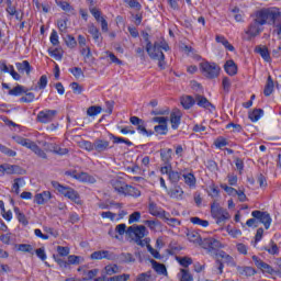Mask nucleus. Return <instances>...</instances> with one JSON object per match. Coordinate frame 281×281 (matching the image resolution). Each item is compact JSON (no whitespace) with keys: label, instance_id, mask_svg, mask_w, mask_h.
Instances as JSON below:
<instances>
[{"label":"nucleus","instance_id":"f257e3e1","mask_svg":"<svg viewBox=\"0 0 281 281\" xmlns=\"http://www.w3.org/2000/svg\"><path fill=\"white\" fill-rule=\"evenodd\" d=\"M161 49H164V52L170 50V46L165 40L156 42L154 46L153 44H150V42H147L146 52L148 56L153 60H158V67L160 69H166V56L164 55V52H161Z\"/></svg>","mask_w":281,"mask_h":281},{"label":"nucleus","instance_id":"f03ea898","mask_svg":"<svg viewBox=\"0 0 281 281\" xmlns=\"http://www.w3.org/2000/svg\"><path fill=\"white\" fill-rule=\"evenodd\" d=\"M126 234L136 245H139V247H146V245L150 243V238H146V236H148V229H146L144 225L130 226Z\"/></svg>","mask_w":281,"mask_h":281},{"label":"nucleus","instance_id":"7ed1b4c3","mask_svg":"<svg viewBox=\"0 0 281 281\" xmlns=\"http://www.w3.org/2000/svg\"><path fill=\"white\" fill-rule=\"evenodd\" d=\"M52 186L53 188H55V190H57L59 194H61V196H65V199H68L76 205H82V199L80 198V193H78V191H76L74 188L63 186L57 181H53Z\"/></svg>","mask_w":281,"mask_h":281},{"label":"nucleus","instance_id":"20e7f679","mask_svg":"<svg viewBox=\"0 0 281 281\" xmlns=\"http://www.w3.org/2000/svg\"><path fill=\"white\" fill-rule=\"evenodd\" d=\"M211 216L215 221L216 225H223L227 223L229 218H232L229 211L221 206L218 202H214L211 204Z\"/></svg>","mask_w":281,"mask_h":281},{"label":"nucleus","instance_id":"39448f33","mask_svg":"<svg viewBox=\"0 0 281 281\" xmlns=\"http://www.w3.org/2000/svg\"><path fill=\"white\" fill-rule=\"evenodd\" d=\"M12 139L15 144H19L20 146H23L24 148H27L29 150H32L37 157H41V159H47V154L36 143L32 142L30 138H25L22 136H13Z\"/></svg>","mask_w":281,"mask_h":281},{"label":"nucleus","instance_id":"423d86ee","mask_svg":"<svg viewBox=\"0 0 281 281\" xmlns=\"http://www.w3.org/2000/svg\"><path fill=\"white\" fill-rule=\"evenodd\" d=\"M200 69L206 78H218V74H221V67L210 61H202Z\"/></svg>","mask_w":281,"mask_h":281},{"label":"nucleus","instance_id":"0eeeda50","mask_svg":"<svg viewBox=\"0 0 281 281\" xmlns=\"http://www.w3.org/2000/svg\"><path fill=\"white\" fill-rule=\"evenodd\" d=\"M251 216L254 218H257V221L261 222V224L263 225V227L266 229H269V227H271V223H273V220L271 218V215L267 212L252 211Z\"/></svg>","mask_w":281,"mask_h":281},{"label":"nucleus","instance_id":"6e6552de","mask_svg":"<svg viewBox=\"0 0 281 281\" xmlns=\"http://www.w3.org/2000/svg\"><path fill=\"white\" fill-rule=\"evenodd\" d=\"M252 260H254L256 267L259 268L260 271H262V273L265 276L269 277V276L278 274V271L273 270V268H271V266H269V263L263 262L257 256H252Z\"/></svg>","mask_w":281,"mask_h":281},{"label":"nucleus","instance_id":"1a4fd4ad","mask_svg":"<svg viewBox=\"0 0 281 281\" xmlns=\"http://www.w3.org/2000/svg\"><path fill=\"white\" fill-rule=\"evenodd\" d=\"M57 113L56 110H42L37 114V121L41 122V124H49V122H54Z\"/></svg>","mask_w":281,"mask_h":281},{"label":"nucleus","instance_id":"9d476101","mask_svg":"<svg viewBox=\"0 0 281 281\" xmlns=\"http://www.w3.org/2000/svg\"><path fill=\"white\" fill-rule=\"evenodd\" d=\"M90 13L94 16L95 21L101 24L102 32H109V22L102 16V12L98 8H90Z\"/></svg>","mask_w":281,"mask_h":281},{"label":"nucleus","instance_id":"9b49d317","mask_svg":"<svg viewBox=\"0 0 281 281\" xmlns=\"http://www.w3.org/2000/svg\"><path fill=\"white\" fill-rule=\"evenodd\" d=\"M70 177L81 183H95V178L87 172H71Z\"/></svg>","mask_w":281,"mask_h":281},{"label":"nucleus","instance_id":"f8f14e48","mask_svg":"<svg viewBox=\"0 0 281 281\" xmlns=\"http://www.w3.org/2000/svg\"><path fill=\"white\" fill-rule=\"evenodd\" d=\"M131 124H133V126H137V132L139 133V135H144L145 137H148V131L146 130V123L140 120L137 116H132L130 119Z\"/></svg>","mask_w":281,"mask_h":281},{"label":"nucleus","instance_id":"ddd939ff","mask_svg":"<svg viewBox=\"0 0 281 281\" xmlns=\"http://www.w3.org/2000/svg\"><path fill=\"white\" fill-rule=\"evenodd\" d=\"M0 71L2 74H10L13 80H21V75L14 70V66L5 64V61H0Z\"/></svg>","mask_w":281,"mask_h":281},{"label":"nucleus","instance_id":"4468645a","mask_svg":"<svg viewBox=\"0 0 281 281\" xmlns=\"http://www.w3.org/2000/svg\"><path fill=\"white\" fill-rule=\"evenodd\" d=\"M167 194L168 196H170V199H176L177 201H183V188H181L180 186H176L169 190H167Z\"/></svg>","mask_w":281,"mask_h":281},{"label":"nucleus","instance_id":"2eb2a0df","mask_svg":"<svg viewBox=\"0 0 281 281\" xmlns=\"http://www.w3.org/2000/svg\"><path fill=\"white\" fill-rule=\"evenodd\" d=\"M262 25L254 21L246 31V34L249 36V38H256V36H258L262 32Z\"/></svg>","mask_w":281,"mask_h":281},{"label":"nucleus","instance_id":"dca6fc26","mask_svg":"<svg viewBox=\"0 0 281 281\" xmlns=\"http://www.w3.org/2000/svg\"><path fill=\"white\" fill-rule=\"evenodd\" d=\"M255 53L261 56L265 63H271V54L269 53V48L265 45H258L255 47Z\"/></svg>","mask_w":281,"mask_h":281},{"label":"nucleus","instance_id":"f3484780","mask_svg":"<svg viewBox=\"0 0 281 281\" xmlns=\"http://www.w3.org/2000/svg\"><path fill=\"white\" fill-rule=\"evenodd\" d=\"M204 249H207V251H214V249H221L223 245H221V241L218 239L214 238H206L203 241Z\"/></svg>","mask_w":281,"mask_h":281},{"label":"nucleus","instance_id":"a211bd4d","mask_svg":"<svg viewBox=\"0 0 281 281\" xmlns=\"http://www.w3.org/2000/svg\"><path fill=\"white\" fill-rule=\"evenodd\" d=\"M52 200V192L43 191L42 193L35 194L34 203L37 205H45L47 201Z\"/></svg>","mask_w":281,"mask_h":281},{"label":"nucleus","instance_id":"6ab92c4d","mask_svg":"<svg viewBox=\"0 0 281 281\" xmlns=\"http://www.w3.org/2000/svg\"><path fill=\"white\" fill-rule=\"evenodd\" d=\"M183 182L190 190H194L196 188V177L192 172L183 173L182 175Z\"/></svg>","mask_w":281,"mask_h":281},{"label":"nucleus","instance_id":"aec40b11","mask_svg":"<svg viewBox=\"0 0 281 281\" xmlns=\"http://www.w3.org/2000/svg\"><path fill=\"white\" fill-rule=\"evenodd\" d=\"M170 123H171V128H173V131H177V128H179V125L181 124V111L176 110L171 112Z\"/></svg>","mask_w":281,"mask_h":281},{"label":"nucleus","instance_id":"412c9836","mask_svg":"<svg viewBox=\"0 0 281 281\" xmlns=\"http://www.w3.org/2000/svg\"><path fill=\"white\" fill-rule=\"evenodd\" d=\"M254 21H255V23H258L261 26L266 25L267 21H269L267 9H262L260 11H257Z\"/></svg>","mask_w":281,"mask_h":281},{"label":"nucleus","instance_id":"4be33fe9","mask_svg":"<svg viewBox=\"0 0 281 281\" xmlns=\"http://www.w3.org/2000/svg\"><path fill=\"white\" fill-rule=\"evenodd\" d=\"M91 260H111V254L109 250H97L91 254Z\"/></svg>","mask_w":281,"mask_h":281},{"label":"nucleus","instance_id":"5701e85b","mask_svg":"<svg viewBox=\"0 0 281 281\" xmlns=\"http://www.w3.org/2000/svg\"><path fill=\"white\" fill-rule=\"evenodd\" d=\"M150 263L153 266L154 271L158 273V276H165L168 278V269H166V266L164 263H159L155 260H150Z\"/></svg>","mask_w":281,"mask_h":281},{"label":"nucleus","instance_id":"b1692460","mask_svg":"<svg viewBox=\"0 0 281 281\" xmlns=\"http://www.w3.org/2000/svg\"><path fill=\"white\" fill-rule=\"evenodd\" d=\"M110 146H111V143L109 140H104V139L94 140V150L97 153H104V150L109 149Z\"/></svg>","mask_w":281,"mask_h":281},{"label":"nucleus","instance_id":"393cba45","mask_svg":"<svg viewBox=\"0 0 281 281\" xmlns=\"http://www.w3.org/2000/svg\"><path fill=\"white\" fill-rule=\"evenodd\" d=\"M224 70L228 76H236L238 74V66L234 60H227L224 65Z\"/></svg>","mask_w":281,"mask_h":281},{"label":"nucleus","instance_id":"a878e982","mask_svg":"<svg viewBox=\"0 0 281 281\" xmlns=\"http://www.w3.org/2000/svg\"><path fill=\"white\" fill-rule=\"evenodd\" d=\"M15 66L20 74H26V76H30V74H32V66H30V61L27 60L16 63Z\"/></svg>","mask_w":281,"mask_h":281},{"label":"nucleus","instance_id":"bb28decb","mask_svg":"<svg viewBox=\"0 0 281 281\" xmlns=\"http://www.w3.org/2000/svg\"><path fill=\"white\" fill-rule=\"evenodd\" d=\"M126 186H127L126 182L120 179L112 180V187L114 188L115 192H117V194H124L126 190Z\"/></svg>","mask_w":281,"mask_h":281},{"label":"nucleus","instance_id":"cd10ccee","mask_svg":"<svg viewBox=\"0 0 281 281\" xmlns=\"http://www.w3.org/2000/svg\"><path fill=\"white\" fill-rule=\"evenodd\" d=\"M13 212L19 223H21V225H23L24 227H27V225H30V221H27V217L25 216V214H23L18 206L13 207Z\"/></svg>","mask_w":281,"mask_h":281},{"label":"nucleus","instance_id":"c85d7f7f","mask_svg":"<svg viewBox=\"0 0 281 281\" xmlns=\"http://www.w3.org/2000/svg\"><path fill=\"white\" fill-rule=\"evenodd\" d=\"M102 273V277L105 278L106 276H115V273H120V267L117 265H108L104 267Z\"/></svg>","mask_w":281,"mask_h":281},{"label":"nucleus","instance_id":"c756f323","mask_svg":"<svg viewBox=\"0 0 281 281\" xmlns=\"http://www.w3.org/2000/svg\"><path fill=\"white\" fill-rule=\"evenodd\" d=\"M216 43H220L221 45H223V47H225V49H227L228 52H235L234 45H232L229 43V41H227V38H225V36L223 35H217L215 37Z\"/></svg>","mask_w":281,"mask_h":281},{"label":"nucleus","instance_id":"7c9ffc66","mask_svg":"<svg viewBox=\"0 0 281 281\" xmlns=\"http://www.w3.org/2000/svg\"><path fill=\"white\" fill-rule=\"evenodd\" d=\"M123 195H124V196H134V198H137V196H142V192L139 191V189L126 184L125 191L123 192Z\"/></svg>","mask_w":281,"mask_h":281},{"label":"nucleus","instance_id":"2f4dec72","mask_svg":"<svg viewBox=\"0 0 281 281\" xmlns=\"http://www.w3.org/2000/svg\"><path fill=\"white\" fill-rule=\"evenodd\" d=\"M78 271H83L82 276H86L83 278V280H93L95 278V276H98V273H100L99 269H92V270H85V267H80L78 268Z\"/></svg>","mask_w":281,"mask_h":281},{"label":"nucleus","instance_id":"473e14b6","mask_svg":"<svg viewBox=\"0 0 281 281\" xmlns=\"http://www.w3.org/2000/svg\"><path fill=\"white\" fill-rule=\"evenodd\" d=\"M25 187V180L18 178L13 181L11 192H14V194H21V188Z\"/></svg>","mask_w":281,"mask_h":281},{"label":"nucleus","instance_id":"72a5a7b5","mask_svg":"<svg viewBox=\"0 0 281 281\" xmlns=\"http://www.w3.org/2000/svg\"><path fill=\"white\" fill-rule=\"evenodd\" d=\"M237 271L239 276H246L247 278H251V276H256V269L251 267H237Z\"/></svg>","mask_w":281,"mask_h":281},{"label":"nucleus","instance_id":"f704fd0d","mask_svg":"<svg viewBox=\"0 0 281 281\" xmlns=\"http://www.w3.org/2000/svg\"><path fill=\"white\" fill-rule=\"evenodd\" d=\"M262 115H265V111H262L261 109H257L250 112L248 114V117L250 122H258L262 117Z\"/></svg>","mask_w":281,"mask_h":281},{"label":"nucleus","instance_id":"c9c22d12","mask_svg":"<svg viewBox=\"0 0 281 281\" xmlns=\"http://www.w3.org/2000/svg\"><path fill=\"white\" fill-rule=\"evenodd\" d=\"M16 166H10V165H0V177H3L4 175H14Z\"/></svg>","mask_w":281,"mask_h":281},{"label":"nucleus","instance_id":"e433bc0d","mask_svg":"<svg viewBox=\"0 0 281 281\" xmlns=\"http://www.w3.org/2000/svg\"><path fill=\"white\" fill-rule=\"evenodd\" d=\"M88 32L91 34L92 38H94L95 43H100V30H98V26L91 24Z\"/></svg>","mask_w":281,"mask_h":281},{"label":"nucleus","instance_id":"4c0bfd02","mask_svg":"<svg viewBox=\"0 0 281 281\" xmlns=\"http://www.w3.org/2000/svg\"><path fill=\"white\" fill-rule=\"evenodd\" d=\"M178 278L180 281H194V278H192V274L187 269H181Z\"/></svg>","mask_w":281,"mask_h":281},{"label":"nucleus","instance_id":"58836bf2","mask_svg":"<svg viewBox=\"0 0 281 281\" xmlns=\"http://www.w3.org/2000/svg\"><path fill=\"white\" fill-rule=\"evenodd\" d=\"M274 85H273V79L271 76L268 77L267 85L265 87L263 93L265 95L269 97L271 93H273Z\"/></svg>","mask_w":281,"mask_h":281},{"label":"nucleus","instance_id":"ea45409f","mask_svg":"<svg viewBox=\"0 0 281 281\" xmlns=\"http://www.w3.org/2000/svg\"><path fill=\"white\" fill-rule=\"evenodd\" d=\"M102 113V106L92 105L87 110V115L89 117H95L97 115H100Z\"/></svg>","mask_w":281,"mask_h":281},{"label":"nucleus","instance_id":"a19ab883","mask_svg":"<svg viewBox=\"0 0 281 281\" xmlns=\"http://www.w3.org/2000/svg\"><path fill=\"white\" fill-rule=\"evenodd\" d=\"M266 11L268 14V20L270 19V21H276V19L280 16V9L270 8V9H266Z\"/></svg>","mask_w":281,"mask_h":281},{"label":"nucleus","instance_id":"79ce46f5","mask_svg":"<svg viewBox=\"0 0 281 281\" xmlns=\"http://www.w3.org/2000/svg\"><path fill=\"white\" fill-rule=\"evenodd\" d=\"M225 269V265H223V261L221 259H216L215 265L213 267V273L216 276L223 274V270Z\"/></svg>","mask_w":281,"mask_h":281},{"label":"nucleus","instance_id":"37998d69","mask_svg":"<svg viewBox=\"0 0 281 281\" xmlns=\"http://www.w3.org/2000/svg\"><path fill=\"white\" fill-rule=\"evenodd\" d=\"M181 105L183 106V109H192V106L194 105V99H192V97H182Z\"/></svg>","mask_w":281,"mask_h":281},{"label":"nucleus","instance_id":"c03bdc74","mask_svg":"<svg viewBox=\"0 0 281 281\" xmlns=\"http://www.w3.org/2000/svg\"><path fill=\"white\" fill-rule=\"evenodd\" d=\"M188 240L195 245H201V235L199 233L191 232L188 235Z\"/></svg>","mask_w":281,"mask_h":281},{"label":"nucleus","instance_id":"a18cd8bd","mask_svg":"<svg viewBox=\"0 0 281 281\" xmlns=\"http://www.w3.org/2000/svg\"><path fill=\"white\" fill-rule=\"evenodd\" d=\"M226 232L228 236L232 238H238V236H243V232L238 228H232V226H226Z\"/></svg>","mask_w":281,"mask_h":281},{"label":"nucleus","instance_id":"49530a36","mask_svg":"<svg viewBox=\"0 0 281 281\" xmlns=\"http://www.w3.org/2000/svg\"><path fill=\"white\" fill-rule=\"evenodd\" d=\"M168 180L170 183H177L178 181H181V172L171 170V172H169Z\"/></svg>","mask_w":281,"mask_h":281},{"label":"nucleus","instance_id":"de8ad7c7","mask_svg":"<svg viewBox=\"0 0 281 281\" xmlns=\"http://www.w3.org/2000/svg\"><path fill=\"white\" fill-rule=\"evenodd\" d=\"M195 102L198 106H201L202 109H209V106H211L210 101H207L205 97H201V95L196 97Z\"/></svg>","mask_w":281,"mask_h":281},{"label":"nucleus","instance_id":"09e8293b","mask_svg":"<svg viewBox=\"0 0 281 281\" xmlns=\"http://www.w3.org/2000/svg\"><path fill=\"white\" fill-rule=\"evenodd\" d=\"M191 223L193 225H200V227H210V222L201 220L200 217H191Z\"/></svg>","mask_w":281,"mask_h":281},{"label":"nucleus","instance_id":"8fccbe9b","mask_svg":"<svg viewBox=\"0 0 281 281\" xmlns=\"http://www.w3.org/2000/svg\"><path fill=\"white\" fill-rule=\"evenodd\" d=\"M140 220H142V213L136 211L130 215L128 225H133V223H139Z\"/></svg>","mask_w":281,"mask_h":281},{"label":"nucleus","instance_id":"3c124183","mask_svg":"<svg viewBox=\"0 0 281 281\" xmlns=\"http://www.w3.org/2000/svg\"><path fill=\"white\" fill-rule=\"evenodd\" d=\"M131 279V274H119V276H114V277H110L106 279V281H128Z\"/></svg>","mask_w":281,"mask_h":281},{"label":"nucleus","instance_id":"603ef678","mask_svg":"<svg viewBox=\"0 0 281 281\" xmlns=\"http://www.w3.org/2000/svg\"><path fill=\"white\" fill-rule=\"evenodd\" d=\"M18 251H22L24 254H32V251H34V248L30 244H20L18 245Z\"/></svg>","mask_w":281,"mask_h":281},{"label":"nucleus","instance_id":"864d4df0","mask_svg":"<svg viewBox=\"0 0 281 281\" xmlns=\"http://www.w3.org/2000/svg\"><path fill=\"white\" fill-rule=\"evenodd\" d=\"M145 247H147V250L153 256V258H156V260H161V255L159 254V250L153 248V246H150V243L145 245Z\"/></svg>","mask_w":281,"mask_h":281},{"label":"nucleus","instance_id":"5fc2aeb1","mask_svg":"<svg viewBox=\"0 0 281 281\" xmlns=\"http://www.w3.org/2000/svg\"><path fill=\"white\" fill-rule=\"evenodd\" d=\"M154 131L157 135H166L168 133V124L156 125Z\"/></svg>","mask_w":281,"mask_h":281},{"label":"nucleus","instance_id":"6e6d98bb","mask_svg":"<svg viewBox=\"0 0 281 281\" xmlns=\"http://www.w3.org/2000/svg\"><path fill=\"white\" fill-rule=\"evenodd\" d=\"M82 260L85 259L80 256H76V255L68 256V265H80Z\"/></svg>","mask_w":281,"mask_h":281},{"label":"nucleus","instance_id":"4d7b16f0","mask_svg":"<svg viewBox=\"0 0 281 281\" xmlns=\"http://www.w3.org/2000/svg\"><path fill=\"white\" fill-rule=\"evenodd\" d=\"M221 189L227 192L229 196H236V194H238V190L228 187L227 184H221Z\"/></svg>","mask_w":281,"mask_h":281},{"label":"nucleus","instance_id":"13d9d810","mask_svg":"<svg viewBox=\"0 0 281 281\" xmlns=\"http://www.w3.org/2000/svg\"><path fill=\"white\" fill-rule=\"evenodd\" d=\"M144 223L147 225V227H149V229H151V232H157V227H159V221L147 220Z\"/></svg>","mask_w":281,"mask_h":281},{"label":"nucleus","instance_id":"bf43d9fd","mask_svg":"<svg viewBox=\"0 0 281 281\" xmlns=\"http://www.w3.org/2000/svg\"><path fill=\"white\" fill-rule=\"evenodd\" d=\"M49 56H52V58H55V60H63V50L58 48L49 50Z\"/></svg>","mask_w":281,"mask_h":281},{"label":"nucleus","instance_id":"052dcab7","mask_svg":"<svg viewBox=\"0 0 281 281\" xmlns=\"http://www.w3.org/2000/svg\"><path fill=\"white\" fill-rule=\"evenodd\" d=\"M69 72L72 74L75 78H82L85 76V74L82 72V69L79 67L70 68Z\"/></svg>","mask_w":281,"mask_h":281},{"label":"nucleus","instance_id":"680f3d73","mask_svg":"<svg viewBox=\"0 0 281 281\" xmlns=\"http://www.w3.org/2000/svg\"><path fill=\"white\" fill-rule=\"evenodd\" d=\"M177 260L181 267H190L192 265V258L190 257L178 258Z\"/></svg>","mask_w":281,"mask_h":281},{"label":"nucleus","instance_id":"e2e57ef3","mask_svg":"<svg viewBox=\"0 0 281 281\" xmlns=\"http://www.w3.org/2000/svg\"><path fill=\"white\" fill-rule=\"evenodd\" d=\"M160 155L162 161H170V159H172V149H166Z\"/></svg>","mask_w":281,"mask_h":281},{"label":"nucleus","instance_id":"0e129e2a","mask_svg":"<svg viewBox=\"0 0 281 281\" xmlns=\"http://www.w3.org/2000/svg\"><path fill=\"white\" fill-rule=\"evenodd\" d=\"M136 281H153V276L150 274V272H145L139 274L136 278Z\"/></svg>","mask_w":281,"mask_h":281},{"label":"nucleus","instance_id":"69168bd1","mask_svg":"<svg viewBox=\"0 0 281 281\" xmlns=\"http://www.w3.org/2000/svg\"><path fill=\"white\" fill-rule=\"evenodd\" d=\"M215 147L217 148H225V146H227V139H225L224 137H218L215 142H214Z\"/></svg>","mask_w":281,"mask_h":281},{"label":"nucleus","instance_id":"338daca9","mask_svg":"<svg viewBox=\"0 0 281 281\" xmlns=\"http://www.w3.org/2000/svg\"><path fill=\"white\" fill-rule=\"evenodd\" d=\"M57 252L59 254V256L65 257V256H68L70 254V249H69V247L58 246L57 247Z\"/></svg>","mask_w":281,"mask_h":281},{"label":"nucleus","instance_id":"774afa93","mask_svg":"<svg viewBox=\"0 0 281 281\" xmlns=\"http://www.w3.org/2000/svg\"><path fill=\"white\" fill-rule=\"evenodd\" d=\"M21 93H23L22 86H16L15 88H13L9 91V95H21Z\"/></svg>","mask_w":281,"mask_h":281}]
</instances>
